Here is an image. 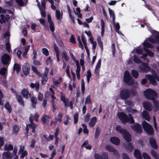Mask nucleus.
<instances>
[{"mask_svg": "<svg viewBox=\"0 0 159 159\" xmlns=\"http://www.w3.org/2000/svg\"><path fill=\"white\" fill-rule=\"evenodd\" d=\"M32 69V70L36 73L38 75H39L40 73L39 72H38L37 70V68L36 67L34 66H31Z\"/></svg>", "mask_w": 159, "mask_h": 159, "instance_id": "nucleus-53", "label": "nucleus"}, {"mask_svg": "<svg viewBox=\"0 0 159 159\" xmlns=\"http://www.w3.org/2000/svg\"><path fill=\"white\" fill-rule=\"evenodd\" d=\"M78 113L77 112L75 114L74 116V122L75 124H76L78 120Z\"/></svg>", "mask_w": 159, "mask_h": 159, "instance_id": "nucleus-46", "label": "nucleus"}, {"mask_svg": "<svg viewBox=\"0 0 159 159\" xmlns=\"http://www.w3.org/2000/svg\"><path fill=\"white\" fill-rule=\"evenodd\" d=\"M43 53L46 56L48 55V52L47 49L46 48H43L42 49Z\"/></svg>", "mask_w": 159, "mask_h": 159, "instance_id": "nucleus-60", "label": "nucleus"}, {"mask_svg": "<svg viewBox=\"0 0 159 159\" xmlns=\"http://www.w3.org/2000/svg\"><path fill=\"white\" fill-rule=\"evenodd\" d=\"M134 61L137 63H139L141 62V61L135 55L134 56Z\"/></svg>", "mask_w": 159, "mask_h": 159, "instance_id": "nucleus-55", "label": "nucleus"}, {"mask_svg": "<svg viewBox=\"0 0 159 159\" xmlns=\"http://www.w3.org/2000/svg\"><path fill=\"white\" fill-rule=\"evenodd\" d=\"M56 16L58 20H60L62 18V16L61 15L60 11L59 10H56Z\"/></svg>", "mask_w": 159, "mask_h": 159, "instance_id": "nucleus-40", "label": "nucleus"}, {"mask_svg": "<svg viewBox=\"0 0 159 159\" xmlns=\"http://www.w3.org/2000/svg\"><path fill=\"white\" fill-rule=\"evenodd\" d=\"M77 40L79 42V45L80 48H81L82 49H83V46L82 43H81V40L80 39V37L79 36H78L77 37Z\"/></svg>", "mask_w": 159, "mask_h": 159, "instance_id": "nucleus-50", "label": "nucleus"}, {"mask_svg": "<svg viewBox=\"0 0 159 159\" xmlns=\"http://www.w3.org/2000/svg\"><path fill=\"white\" fill-rule=\"evenodd\" d=\"M114 26L115 30L116 32L118 33L119 32V30L120 29V26L119 25V24L118 23H115L114 22V23H113Z\"/></svg>", "mask_w": 159, "mask_h": 159, "instance_id": "nucleus-48", "label": "nucleus"}, {"mask_svg": "<svg viewBox=\"0 0 159 159\" xmlns=\"http://www.w3.org/2000/svg\"><path fill=\"white\" fill-rule=\"evenodd\" d=\"M147 56V54H143V56L141 57H140L141 58H142L143 59L144 61L146 62H148V60L146 58V57Z\"/></svg>", "mask_w": 159, "mask_h": 159, "instance_id": "nucleus-54", "label": "nucleus"}, {"mask_svg": "<svg viewBox=\"0 0 159 159\" xmlns=\"http://www.w3.org/2000/svg\"><path fill=\"white\" fill-rule=\"evenodd\" d=\"M43 98V95L40 93H39L38 96V99L39 100L42 101Z\"/></svg>", "mask_w": 159, "mask_h": 159, "instance_id": "nucleus-62", "label": "nucleus"}, {"mask_svg": "<svg viewBox=\"0 0 159 159\" xmlns=\"http://www.w3.org/2000/svg\"><path fill=\"white\" fill-rule=\"evenodd\" d=\"M80 67H77V68L76 70V76L78 79L79 80L80 78Z\"/></svg>", "mask_w": 159, "mask_h": 159, "instance_id": "nucleus-38", "label": "nucleus"}, {"mask_svg": "<svg viewBox=\"0 0 159 159\" xmlns=\"http://www.w3.org/2000/svg\"><path fill=\"white\" fill-rule=\"evenodd\" d=\"M90 118V115L89 114H87L84 116V121L86 122L89 121Z\"/></svg>", "mask_w": 159, "mask_h": 159, "instance_id": "nucleus-52", "label": "nucleus"}, {"mask_svg": "<svg viewBox=\"0 0 159 159\" xmlns=\"http://www.w3.org/2000/svg\"><path fill=\"white\" fill-rule=\"evenodd\" d=\"M2 157L3 158L4 157L8 158H11V153L9 151L4 152L2 154Z\"/></svg>", "mask_w": 159, "mask_h": 159, "instance_id": "nucleus-29", "label": "nucleus"}, {"mask_svg": "<svg viewBox=\"0 0 159 159\" xmlns=\"http://www.w3.org/2000/svg\"><path fill=\"white\" fill-rule=\"evenodd\" d=\"M143 117L147 121H149L150 118L148 112L144 110L142 113Z\"/></svg>", "mask_w": 159, "mask_h": 159, "instance_id": "nucleus-18", "label": "nucleus"}, {"mask_svg": "<svg viewBox=\"0 0 159 159\" xmlns=\"http://www.w3.org/2000/svg\"><path fill=\"white\" fill-rule=\"evenodd\" d=\"M21 93L23 97L26 99H28L29 97H31V94L29 92L28 89H24L21 91Z\"/></svg>", "mask_w": 159, "mask_h": 159, "instance_id": "nucleus-13", "label": "nucleus"}, {"mask_svg": "<svg viewBox=\"0 0 159 159\" xmlns=\"http://www.w3.org/2000/svg\"><path fill=\"white\" fill-rule=\"evenodd\" d=\"M153 103L154 107V110L155 111H157L159 110V102L155 99L153 100Z\"/></svg>", "mask_w": 159, "mask_h": 159, "instance_id": "nucleus-20", "label": "nucleus"}, {"mask_svg": "<svg viewBox=\"0 0 159 159\" xmlns=\"http://www.w3.org/2000/svg\"><path fill=\"white\" fill-rule=\"evenodd\" d=\"M132 129L138 134H140L143 131L141 126L138 123L134 124L131 126Z\"/></svg>", "mask_w": 159, "mask_h": 159, "instance_id": "nucleus-8", "label": "nucleus"}, {"mask_svg": "<svg viewBox=\"0 0 159 159\" xmlns=\"http://www.w3.org/2000/svg\"><path fill=\"white\" fill-rule=\"evenodd\" d=\"M13 149V146L11 144L6 145L5 146V149L6 150H12Z\"/></svg>", "mask_w": 159, "mask_h": 159, "instance_id": "nucleus-37", "label": "nucleus"}, {"mask_svg": "<svg viewBox=\"0 0 159 159\" xmlns=\"http://www.w3.org/2000/svg\"><path fill=\"white\" fill-rule=\"evenodd\" d=\"M125 147L127 151L129 152H132L134 148L133 146L131 143L127 142L125 144Z\"/></svg>", "mask_w": 159, "mask_h": 159, "instance_id": "nucleus-17", "label": "nucleus"}, {"mask_svg": "<svg viewBox=\"0 0 159 159\" xmlns=\"http://www.w3.org/2000/svg\"><path fill=\"white\" fill-rule=\"evenodd\" d=\"M24 73L25 75H28L29 73L30 66L28 64L25 63L22 67Z\"/></svg>", "mask_w": 159, "mask_h": 159, "instance_id": "nucleus-15", "label": "nucleus"}, {"mask_svg": "<svg viewBox=\"0 0 159 159\" xmlns=\"http://www.w3.org/2000/svg\"><path fill=\"white\" fill-rule=\"evenodd\" d=\"M124 81L127 83L129 85L134 84V81L133 79L131 77L128 71L125 72L124 76Z\"/></svg>", "mask_w": 159, "mask_h": 159, "instance_id": "nucleus-6", "label": "nucleus"}, {"mask_svg": "<svg viewBox=\"0 0 159 159\" xmlns=\"http://www.w3.org/2000/svg\"><path fill=\"white\" fill-rule=\"evenodd\" d=\"M131 74L132 76L135 78H137L139 75L138 72L134 70H132Z\"/></svg>", "mask_w": 159, "mask_h": 159, "instance_id": "nucleus-34", "label": "nucleus"}, {"mask_svg": "<svg viewBox=\"0 0 159 159\" xmlns=\"http://www.w3.org/2000/svg\"><path fill=\"white\" fill-rule=\"evenodd\" d=\"M31 98V106L33 108H35L36 107V105L37 103V99L36 97L32 96H31L30 97Z\"/></svg>", "mask_w": 159, "mask_h": 159, "instance_id": "nucleus-22", "label": "nucleus"}, {"mask_svg": "<svg viewBox=\"0 0 159 159\" xmlns=\"http://www.w3.org/2000/svg\"><path fill=\"white\" fill-rule=\"evenodd\" d=\"M53 35L55 38L56 40L57 41V43L59 44H61V42L58 35L57 34H55L54 33H53Z\"/></svg>", "mask_w": 159, "mask_h": 159, "instance_id": "nucleus-36", "label": "nucleus"}, {"mask_svg": "<svg viewBox=\"0 0 159 159\" xmlns=\"http://www.w3.org/2000/svg\"><path fill=\"white\" fill-rule=\"evenodd\" d=\"M134 154L137 159H142L141 153L138 149H135Z\"/></svg>", "mask_w": 159, "mask_h": 159, "instance_id": "nucleus-25", "label": "nucleus"}, {"mask_svg": "<svg viewBox=\"0 0 159 159\" xmlns=\"http://www.w3.org/2000/svg\"><path fill=\"white\" fill-rule=\"evenodd\" d=\"M16 98L20 104L23 106H24V101L20 95H16Z\"/></svg>", "mask_w": 159, "mask_h": 159, "instance_id": "nucleus-28", "label": "nucleus"}, {"mask_svg": "<svg viewBox=\"0 0 159 159\" xmlns=\"http://www.w3.org/2000/svg\"><path fill=\"white\" fill-rule=\"evenodd\" d=\"M48 69L47 68H46L44 74L42 76V79L41 80V82L43 84H44L46 83V82L48 80V78L47 77V75L48 72Z\"/></svg>", "mask_w": 159, "mask_h": 159, "instance_id": "nucleus-12", "label": "nucleus"}, {"mask_svg": "<svg viewBox=\"0 0 159 159\" xmlns=\"http://www.w3.org/2000/svg\"><path fill=\"white\" fill-rule=\"evenodd\" d=\"M22 52L20 49H19L16 52V54L18 57L20 59H21V54Z\"/></svg>", "mask_w": 159, "mask_h": 159, "instance_id": "nucleus-58", "label": "nucleus"}, {"mask_svg": "<svg viewBox=\"0 0 159 159\" xmlns=\"http://www.w3.org/2000/svg\"><path fill=\"white\" fill-rule=\"evenodd\" d=\"M129 116L130 119L124 113L121 112L118 114V117L123 123H125L129 121L131 123H134V120L131 115L129 114Z\"/></svg>", "mask_w": 159, "mask_h": 159, "instance_id": "nucleus-2", "label": "nucleus"}, {"mask_svg": "<svg viewBox=\"0 0 159 159\" xmlns=\"http://www.w3.org/2000/svg\"><path fill=\"white\" fill-rule=\"evenodd\" d=\"M142 125L144 131L148 134L152 135L154 133V130L152 127L145 121L143 122Z\"/></svg>", "mask_w": 159, "mask_h": 159, "instance_id": "nucleus-4", "label": "nucleus"}, {"mask_svg": "<svg viewBox=\"0 0 159 159\" xmlns=\"http://www.w3.org/2000/svg\"><path fill=\"white\" fill-rule=\"evenodd\" d=\"M85 89L84 82L83 80H82L81 82V90L83 94L84 93Z\"/></svg>", "mask_w": 159, "mask_h": 159, "instance_id": "nucleus-51", "label": "nucleus"}, {"mask_svg": "<svg viewBox=\"0 0 159 159\" xmlns=\"http://www.w3.org/2000/svg\"><path fill=\"white\" fill-rule=\"evenodd\" d=\"M49 23L50 30L52 32H53L54 30L55 27L53 22H49Z\"/></svg>", "mask_w": 159, "mask_h": 159, "instance_id": "nucleus-49", "label": "nucleus"}, {"mask_svg": "<svg viewBox=\"0 0 159 159\" xmlns=\"http://www.w3.org/2000/svg\"><path fill=\"white\" fill-rule=\"evenodd\" d=\"M125 102L126 104L129 106L132 107L133 106V103L130 101L125 100Z\"/></svg>", "mask_w": 159, "mask_h": 159, "instance_id": "nucleus-61", "label": "nucleus"}, {"mask_svg": "<svg viewBox=\"0 0 159 159\" xmlns=\"http://www.w3.org/2000/svg\"><path fill=\"white\" fill-rule=\"evenodd\" d=\"M116 129L118 132L122 134L124 139L128 142L131 141V137L129 133L124 129H122L120 126L117 125L116 126Z\"/></svg>", "mask_w": 159, "mask_h": 159, "instance_id": "nucleus-1", "label": "nucleus"}, {"mask_svg": "<svg viewBox=\"0 0 159 159\" xmlns=\"http://www.w3.org/2000/svg\"><path fill=\"white\" fill-rule=\"evenodd\" d=\"M110 140L111 143L116 145L119 144L120 142L119 139L116 137L111 138Z\"/></svg>", "mask_w": 159, "mask_h": 159, "instance_id": "nucleus-21", "label": "nucleus"}, {"mask_svg": "<svg viewBox=\"0 0 159 159\" xmlns=\"http://www.w3.org/2000/svg\"><path fill=\"white\" fill-rule=\"evenodd\" d=\"M62 79L60 78L57 80H56L55 79H53V82L54 84L55 85H57L59 84L60 83Z\"/></svg>", "mask_w": 159, "mask_h": 159, "instance_id": "nucleus-44", "label": "nucleus"}, {"mask_svg": "<svg viewBox=\"0 0 159 159\" xmlns=\"http://www.w3.org/2000/svg\"><path fill=\"white\" fill-rule=\"evenodd\" d=\"M109 14L111 17H112L113 23H114V20H115V17L114 11L110 8H108Z\"/></svg>", "mask_w": 159, "mask_h": 159, "instance_id": "nucleus-33", "label": "nucleus"}, {"mask_svg": "<svg viewBox=\"0 0 159 159\" xmlns=\"http://www.w3.org/2000/svg\"><path fill=\"white\" fill-rule=\"evenodd\" d=\"M145 77L150 81V83L153 86L157 85V83L156 80L159 81L158 75L155 73L152 75H146Z\"/></svg>", "mask_w": 159, "mask_h": 159, "instance_id": "nucleus-5", "label": "nucleus"}, {"mask_svg": "<svg viewBox=\"0 0 159 159\" xmlns=\"http://www.w3.org/2000/svg\"><path fill=\"white\" fill-rule=\"evenodd\" d=\"M50 116L48 115H45L43 116L42 119L43 123L46 125L48 124Z\"/></svg>", "mask_w": 159, "mask_h": 159, "instance_id": "nucleus-19", "label": "nucleus"}, {"mask_svg": "<svg viewBox=\"0 0 159 159\" xmlns=\"http://www.w3.org/2000/svg\"><path fill=\"white\" fill-rule=\"evenodd\" d=\"M149 140L150 143L152 147L153 148L157 149V146L154 139L153 138L151 137L149 138Z\"/></svg>", "mask_w": 159, "mask_h": 159, "instance_id": "nucleus-16", "label": "nucleus"}, {"mask_svg": "<svg viewBox=\"0 0 159 159\" xmlns=\"http://www.w3.org/2000/svg\"><path fill=\"white\" fill-rule=\"evenodd\" d=\"M143 44L144 46L143 49L146 52L147 54H148L151 57H153L154 55L153 53L147 48H152L153 46L152 45L146 41L143 43Z\"/></svg>", "mask_w": 159, "mask_h": 159, "instance_id": "nucleus-7", "label": "nucleus"}, {"mask_svg": "<svg viewBox=\"0 0 159 159\" xmlns=\"http://www.w3.org/2000/svg\"><path fill=\"white\" fill-rule=\"evenodd\" d=\"M62 57L66 61H67L69 59V57L67 55L66 52L65 51H63V52L62 54Z\"/></svg>", "mask_w": 159, "mask_h": 159, "instance_id": "nucleus-41", "label": "nucleus"}, {"mask_svg": "<svg viewBox=\"0 0 159 159\" xmlns=\"http://www.w3.org/2000/svg\"><path fill=\"white\" fill-rule=\"evenodd\" d=\"M61 100L65 103V106L66 107H67V106H70L67 104L69 102V99L68 98H65L64 95H61Z\"/></svg>", "mask_w": 159, "mask_h": 159, "instance_id": "nucleus-24", "label": "nucleus"}, {"mask_svg": "<svg viewBox=\"0 0 159 159\" xmlns=\"http://www.w3.org/2000/svg\"><path fill=\"white\" fill-rule=\"evenodd\" d=\"M1 17L3 20H5L6 21H8L10 18V16L9 15H7L5 16L3 15H1Z\"/></svg>", "mask_w": 159, "mask_h": 159, "instance_id": "nucleus-45", "label": "nucleus"}, {"mask_svg": "<svg viewBox=\"0 0 159 159\" xmlns=\"http://www.w3.org/2000/svg\"><path fill=\"white\" fill-rule=\"evenodd\" d=\"M97 121V118L96 117H93L92 118L89 123V125L90 127H92L94 126Z\"/></svg>", "mask_w": 159, "mask_h": 159, "instance_id": "nucleus-26", "label": "nucleus"}, {"mask_svg": "<svg viewBox=\"0 0 159 159\" xmlns=\"http://www.w3.org/2000/svg\"><path fill=\"white\" fill-rule=\"evenodd\" d=\"M22 153L20 156V157L22 158H24L27 155L28 153L25 150L24 151L22 152Z\"/></svg>", "mask_w": 159, "mask_h": 159, "instance_id": "nucleus-59", "label": "nucleus"}, {"mask_svg": "<svg viewBox=\"0 0 159 159\" xmlns=\"http://www.w3.org/2000/svg\"><path fill=\"white\" fill-rule=\"evenodd\" d=\"M100 132V129L98 127H97L95 134V138H97L99 135Z\"/></svg>", "mask_w": 159, "mask_h": 159, "instance_id": "nucleus-39", "label": "nucleus"}, {"mask_svg": "<svg viewBox=\"0 0 159 159\" xmlns=\"http://www.w3.org/2000/svg\"><path fill=\"white\" fill-rule=\"evenodd\" d=\"M39 84L38 83H36L35 84L32 83L30 84V87L32 88H34L35 87L36 90L37 91L39 90Z\"/></svg>", "mask_w": 159, "mask_h": 159, "instance_id": "nucleus-32", "label": "nucleus"}, {"mask_svg": "<svg viewBox=\"0 0 159 159\" xmlns=\"http://www.w3.org/2000/svg\"><path fill=\"white\" fill-rule=\"evenodd\" d=\"M16 1L19 6H23L24 2L22 0H16Z\"/></svg>", "mask_w": 159, "mask_h": 159, "instance_id": "nucleus-63", "label": "nucleus"}, {"mask_svg": "<svg viewBox=\"0 0 159 159\" xmlns=\"http://www.w3.org/2000/svg\"><path fill=\"white\" fill-rule=\"evenodd\" d=\"M155 39L156 40L152 39L149 38L146 41L148 42H150L152 43H155L157 41H159V33L157 31L156 32Z\"/></svg>", "mask_w": 159, "mask_h": 159, "instance_id": "nucleus-14", "label": "nucleus"}, {"mask_svg": "<svg viewBox=\"0 0 159 159\" xmlns=\"http://www.w3.org/2000/svg\"><path fill=\"white\" fill-rule=\"evenodd\" d=\"M101 59H99L98 60V63L97 64V65H96V67H95L96 69H99V68H100V66H101Z\"/></svg>", "mask_w": 159, "mask_h": 159, "instance_id": "nucleus-57", "label": "nucleus"}, {"mask_svg": "<svg viewBox=\"0 0 159 159\" xmlns=\"http://www.w3.org/2000/svg\"><path fill=\"white\" fill-rule=\"evenodd\" d=\"M122 157L123 159H130L128 155L124 153L122 154Z\"/></svg>", "mask_w": 159, "mask_h": 159, "instance_id": "nucleus-64", "label": "nucleus"}, {"mask_svg": "<svg viewBox=\"0 0 159 159\" xmlns=\"http://www.w3.org/2000/svg\"><path fill=\"white\" fill-rule=\"evenodd\" d=\"M143 106L144 108L149 111H151L152 109V104L151 103L147 101H144L143 103Z\"/></svg>", "mask_w": 159, "mask_h": 159, "instance_id": "nucleus-11", "label": "nucleus"}, {"mask_svg": "<svg viewBox=\"0 0 159 159\" xmlns=\"http://www.w3.org/2000/svg\"><path fill=\"white\" fill-rule=\"evenodd\" d=\"M63 116V114L61 113H60L58 116V119H57V118L55 119V120L54 121V124L56 125L58 121H59L60 122H61V118H62Z\"/></svg>", "mask_w": 159, "mask_h": 159, "instance_id": "nucleus-30", "label": "nucleus"}, {"mask_svg": "<svg viewBox=\"0 0 159 159\" xmlns=\"http://www.w3.org/2000/svg\"><path fill=\"white\" fill-rule=\"evenodd\" d=\"M39 8L40 10L41 14L42 16H43L44 17H45L46 16V11L45 10V9L42 8L40 6H39Z\"/></svg>", "mask_w": 159, "mask_h": 159, "instance_id": "nucleus-43", "label": "nucleus"}, {"mask_svg": "<svg viewBox=\"0 0 159 159\" xmlns=\"http://www.w3.org/2000/svg\"><path fill=\"white\" fill-rule=\"evenodd\" d=\"M120 94L122 99H126L130 96V90L128 89H124L121 91Z\"/></svg>", "mask_w": 159, "mask_h": 159, "instance_id": "nucleus-9", "label": "nucleus"}, {"mask_svg": "<svg viewBox=\"0 0 159 159\" xmlns=\"http://www.w3.org/2000/svg\"><path fill=\"white\" fill-rule=\"evenodd\" d=\"M105 148L109 151L114 152L115 154L118 155L117 152L111 146L107 145L105 146Z\"/></svg>", "mask_w": 159, "mask_h": 159, "instance_id": "nucleus-23", "label": "nucleus"}, {"mask_svg": "<svg viewBox=\"0 0 159 159\" xmlns=\"http://www.w3.org/2000/svg\"><path fill=\"white\" fill-rule=\"evenodd\" d=\"M7 68L5 67L2 68L0 70V74L3 77H6L7 75Z\"/></svg>", "mask_w": 159, "mask_h": 159, "instance_id": "nucleus-27", "label": "nucleus"}, {"mask_svg": "<svg viewBox=\"0 0 159 159\" xmlns=\"http://www.w3.org/2000/svg\"><path fill=\"white\" fill-rule=\"evenodd\" d=\"M4 107L9 112L11 113V109L9 102H7L5 104Z\"/></svg>", "mask_w": 159, "mask_h": 159, "instance_id": "nucleus-42", "label": "nucleus"}, {"mask_svg": "<svg viewBox=\"0 0 159 159\" xmlns=\"http://www.w3.org/2000/svg\"><path fill=\"white\" fill-rule=\"evenodd\" d=\"M19 130V126L17 125H14L13 126V132L15 134H17Z\"/></svg>", "mask_w": 159, "mask_h": 159, "instance_id": "nucleus-47", "label": "nucleus"}, {"mask_svg": "<svg viewBox=\"0 0 159 159\" xmlns=\"http://www.w3.org/2000/svg\"><path fill=\"white\" fill-rule=\"evenodd\" d=\"M16 70L17 74L19 73L20 70V66L19 64L16 63L14 64L13 67V70Z\"/></svg>", "mask_w": 159, "mask_h": 159, "instance_id": "nucleus-35", "label": "nucleus"}, {"mask_svg": "<svg viewBox=\"0 0 159 159\" xmlns=\"http://www.w3.org/2000/svg\"><path fill=\"white\" fill-rule=\"evenodd\" d=\"M11 60L10 56L7 54H4L2 58V61L4 65H9Z\"/></svg>", "mask_w": 159, "mask_h": 159, "instance_id": "nucleus-10", "label": "nucleus"}, {"mask_svg": "<svg viewBox=\"0 0 159 159\" xmlns=\"http://www.w3.org/2000/svg\"><path fill=\"white\" fill-rule=\"evenodd\" d=\"M90 98L91 97L90 95H88L87 97L85 100V104L90 103L91 102Z\"/></svg>", "mask_w": 159, "mask_h": 159, "instance_id": "nucleus-56", "label": "nucleus"}, {"mask_svg": "<svg viewBox=\"0 0 159 159\" xmlns=\"http://www.w3.org/2000/svg\"><path fill=\"white\" fill-rule=\"evenodd\" d=\"M151 153L152 155L156 159H159V155L153 150H151Z\"/></svg>", "mask_w": 159, "mask_h": 159, "instance_id": "nucleus-31", "label": "nucleus"}, {"mask_svg": "<svg viewBox=\"0 0 159 159\" xmlns=\"http://www.w3.org/2000/svg\"><path fill=\"white\" fill-rule=\"evenodd\" d=\"M145 96L149 100H152L155 99L157 97V94L154 90L151 89L146 90L144 92Z\"/></svg>", "mask_w": 159, "mask_h": 159, "instance_id": "nucleus-3", "label": "nucleus"}]
</instances>
